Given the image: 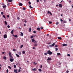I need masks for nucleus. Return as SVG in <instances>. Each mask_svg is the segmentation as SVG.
<instances>
[{
    "instance_id": "1",
    "label": "nucleus",
    "mask_w": 73,
    "mask_h": 73,
    "mask_svg": "<svg viewBox=\"0 0 73 73\" xmlns=\"http://www.w3.org/2000/svg\"><path fill=\"white\" fill-rule=\"evenodd\" d=\"M47 54L49 55H52V54H53V52L50 51V50H48L47 52Z\"/></svg>"
},
{
    "instance_id": "2",
    "label": "nucleus",
    "mask_w": 73,
    "mask_h": 73,
    "mask_svg": "<svg viewBox=\"0 0 73 73\" xmlns=\"http://www.w3.org/2000/svg\"><path fill=\"white\" fill-rule=\"evenodd\" d=\"M9 56L11 58H13V57H12V55L11 54V52H10L9 53Z\"/></svg>"
},
{
    "instance_id": "3",
    "label": "nucleus",
    "mask_w": 73,
    "mask_h": 73,
    "mask_svg": "<svg viewBox=\"0 0 73 73\" xmlns=\"http://www.w3.org/2000/svg\"><path fill=\"white\" fill-rule=\"evenodd\" d=\"M9 56L11 58H13V57H12V55L11 54V52H10L9 53Z\"/></svg>"
},
{
    "instance_id": "4",
    "label": "nucleus",
    "mask_w": 73,
    "mask_h": 73,
    "mask_svg": "<svg viewBox=\"0 0 73 73\" xmlns=\"http://www.w3.org/2000/svg\"><path fill=\"white\" fill-rule=\"evenodd\" d=\"M12 58H11L10 59V61L11 62H13V61L14 60V59H12Z\"/></svg>"
},
{
    "instance_id": "5",
    "label": "nucleus",
    "mask_w": 73,
    "mask_h": 73,
    "mask_svg": "<svg viewBox=\"0 0 73 73\" xmlns=\"http://www.w3.org/2000/svg\"><path fill=\"white\" fill-rule=\"evenodd\" d=\"M50 11H48L47 12V14H49V13H50V15H52V13L50 12Z\"/></svg>"
},
{
    "instance_id": "6",
    "label": "nucleus",
    "mask_w": 73,
    "mask_h": 73,
    "mask_svg": "<svg viewBox=\"0 0 73 73\" xmlns=\"http://www.w3.org/2000/svg\"><path fill=\"white\" fill-rule=\"evenodd\" d=\"M4 38H7V35L5 34L4 35Z\"/></svg>"
},
{
    "instance_id": "7",
    "label": "nucleus",
    "mask_w": 73,
    "mask_h": 73,
    "mask_svg": "<svg viewBox=\"0 0 73 73\" xmlns=\"http://www.w3.org/2000/svg\"><path fill=\"white\" fill-rule=\"evenodd\" d=\"M59 7L61 8H62V5L61 4H60L59 5Z\"/></svg>"
},
{
    "instance_id": "8",
    "label": "nucleus",
    "mask_w": 73,
    "mask_h": 73,
    "mask_svg": "<svg viewBox=\"0 0 73 73\" xmlns=\"http://www.w3.org/2000/svg\"><path fill=\"white\" fill-rule=\"evenodd\" d=\"M23 35H24V34H23V33L21 32L20 36H21L22 37H23Z\"/></svg>"
},
{
    "instance_id": "9",
    "label": "nucleus",
    "mask_w": 73,
    "mask_h": 73,
    "mask_svg": "<svg viewBox=\"0 0 73 73\" xmlns=\"http://www.w3.org/2000/svg\"><path fill=\"white\" fill-rule=\"evenodd\" d=\"M52 60V59L50 58L49 57H48L47 59V60L48 61H49V60Z\"/></svg>"
},
{
    "instance_id": "10",
    "label": "nucleus",
    "mask_w": 73,
    "mask_h": 73,
    "mask_svg": "<svg viewBox=\"0 0 73 73\" xmlns=\"http://www.w3.org/2000/svg\"><path fill=\"white\" fill-rule=\"evenodd\" d=\"M34 46L35 47L37 46V43H34Z\"/></svg>"
},
{
    "instance_id": "11",
    "label": "nucleus",
    "mask_w": 73,
    "mask_h": 73,
    "mask_svg": "<svg viewBox=\"0 0 73 73\" xmlns=\"http://www.w3.org/2000/svg\"><path fill=\"white\" fill-rule=\"evenodd\" d=\"M19 6H23V4H22L21 3H20L19 4Z\"/></svg>"
},
{
    "instance_id": "12",
    "label": "nucleus",
    "mask_w": 73,
    "mask_h": 73,
    "mask_svg": "<svg viewBox=\"0 0 73 73\" xmlns=\"http://www.w3.org/2000/svg\"><path fill=\"white\" fill-rule=\"evenodd\" d=\"M14 72L15 73H17V69L14 70Z\"/></svg>"
},
{
    "instance_id": "13",
    "label": "nucleus",
    "mask_w": 73,
    "mask_h": 73,
    "mask_svg": "<svg viewBox=\"0 0 73 73\" xmlns=\"http://www.w3.org/2000/svg\"><path fill=\"white\" fill-rule=\"evenodd\" d=\"M7 7V6L6 5L3 6V8H5Z\"/></svg>"
},
{
    "instance_id": "14",
    "label": "nucleus",
    "mask_w": 73,
    "mask_h": 73,
    "mask_svg": "<svg viewBox=\"0 0 73 73\" xmlns=\"http://www.w3.org/2000/svg\"><path fill=\"white\" fill-rule=\"evenodd\" d=\"M35 41V40H34V38L32 39V42H34V41Z\"/></svg>"
},
{
    "instance_id": "15",
    "label": "nucleus",
    "mask_w": 73,
    "mask_h": 73,
    "mask_svg": "<svg viewBox=\"0 0 73 73\" xmlns=\"http://www.w3.org/2000/svg\"><path fill=\"white\" fill-rule=\"evenodd\" d=\"M58 38L59 39V40H61L62 39V38H61V37H58Z\"/></svg>"
},
{
    "instance_id": "16",
    "label": "nucleus",
    "mask_w": 73,
    "mask_h": 73,
    "mask_svg": "<svg viewBox=\"0 0 73 73\" xmlns=\"http://www.w3.org/2000/svg\"><path fill=\"white\" fill-rule=\"evenodd\" d=\"M29 7L30 8H31V9H33V8L31 7V5L29 6Z\"/></svg>"
},
{
    "instance_id": "17",
    "label": "nucleus",
    "mask_w": 73,
    "mask_h": 73,
    "mask_svg": "<svg viewBox=\"0 0 73 73\" xmlns=\"http://www.w3.org/2000/svg\"><path fill=\"white\" fill-rule=\"evenodd\" d=\"M3 18H4V19H6V18H5V15H3Z\"/></svg>"
},
{
    "instance_id": "18",
    "label": "nucleus",
    "mask_w": 73,
    "mask_h": 73,
    "mask_svg": "<svg viewBox=\"0 0 73 73\" xmlns=\"http://www.w3.org/2000/svg\"><path fill=\"white\" fill-rule=\"evenodd\" d=\"M17 57H19V55L17 54H15Z\"/></svg>"
},
{
    "instance_id": "19",
    "label": "nucleus",
    "mask_w": 73,
    "mask_h": 73,
    "mask_svg": "<svg viewBox=\"0 0 73 73\" xmlns=\"http://www.w3.org/2000/svg\"><path fill=\"white\" fill-rule=\"evenodd\" d=\"M62 23H66V21H63Z\"/></svg>"
},
{
    "instance_id": "20",
    "label": "nucleus",
    "mask_w": 73,
    "mask_h": 73,
    "mask_svg": "<svg viewBox=\"0 0 73 73\" xmlns=\"http://www.w3.org/2000/svg\"><path fill=\"white\" fill-rule=\"evenodd\" d=\"M3 59H4V60H6L7 58L5 56H4L3 57Z\"/></svg>"
},
{
    "instance_id": "21",
    "label": "nucleus",
    "mask_w": 73,
    "mask_h": 73,
    "mask_svg": "<svg viewBox=\"0 0 73 73\" xmlns=\"http://www.w3.org/2000/svg\"><path fill=\"white\" fill-rule=\"evenodd\" d=\"M33 70L35 71V70H36V68H33L32 69Z\"/></svg>"
},
{
    "instance_id": "22",
    "label": "nucleus",
    "mask_w": 73,
    "mask_h": 73,
    "mask_svg": "<svg viewBox=\"0 0 73 73\" xmlns=\"http://www.w3.org/2000/svg\"><path fill=\"white\" fill-rule=\"evenodd\" d=\"M8 1L9 2H12V1H13L12 0H9Z\"/></svg>"
},
{
    "instance_id": "23",
    "label": "nucleus",
    "mask_w": 73,
    "mask_h": 73,
    "mask_svg": "<svg viewBox=\"0 0 73 73\" xmlns=\"http://www.w3.org/2000/svg\"><path fill=\"white\" fill-rule=\"evenodd\" d=\"M38 70H39V72H42V70H41V69H38Z\"/></svg>"
},
{
    "instance_id": "24",
    "label": "nucleus",
    "mask_w": 73,
    "mask_h": 73,
    "mask_svg": "<svg viewBox=\"0 0 73 73\" xmlns=\"http://www.w3.org/2000/svg\"><path fill=\"white\" fill-rule=\"evenodd\" d=\"M13 50L14 52H16V50L15 49H13Z\"/></svg>"
},
{
    "instance_id": "25",
    "label": "nucleus",
    "mask_w": 73,
    "mask_h": 73,
    "mask_svg": "<svg viewBox=\"0 0 73 73\" xmlns=\"http://www.w3.org/2000/svg\"><path fill=\"white\" fill-rule=\"evenodd\" d=\"M14 36L15 37H17L18 36L17 35H15Z\"/></svg>"
},
{
    "instance_id": "26",
    "label": "nucleus",
    "mask_w": 73,
    "mask_h": 73,
    "mask_svg": "<svg viewBox=\"0 0 73 73\" xmlns=\"http://www.w3.org/2000/svg\"><path fill=\"white\" fill-rule=\"evenodd\" d=\"M37 31H40V28H38L37 29Z\"/></svg>"
},
{
    "instance_id": "27",
    "label": "nucleus",
    "mask_w": 73,
    "mask_h": 73,
    "mask_svg": "<svg viewBox=\"0 0 73 73\" xmlns=\"http://www.w3.org/2000/svg\"><path fill=\"white\" fill-rule=\"evenodd\" d=\"M13 32H14L13 30L11 31V33L12 34H13Z\"/></svg>"
},
{
    "instance_id": "28",
    "label": "nucleus",
    "mask_w": 73,
    "mask_h": 73,
    "mask_svg": "<svg viewBox=\"0 0 73 73\" xmlns=\"http://www.w3.org/2000/svg\"><path fill=\"white\" fill-rule=\"evenodd\" d=\"M14 68H16V65L14 64Z\"/></svg>"
},
{
    "instance_id": "29",
    "label": "nucleus",
    "mask_w": 73,
    "mask_h": 73,
    "mask_svg": "<svg viewBox=\"0 0 73 73\" xmlns=\"http://www.w3.org/2000/svg\"><path fill=\"white\" fill-rule=\"evenodd\" d=\"M31 28H30L29 29V32H31Z\"/></svg>"
},
{
    "instance_id": "30",
    "label": "nucleus",
    "mask_w": 73,
    "mask_h": 73,
    "mask_svg": "<svg viewBox=\"0 0 73 73\" xmlns=\"http://www.w3.org/2000/svg\"><path fill=\"white\" fill-rule=\"evenodd\" d=\"M5 23L6 25H7V23L6 21H5Z\"/></svg>"
},
{
    "instance_id": "31",
    "label": "nucleus",
    "mask_w": 73,
    "mask_h": 73,
    "mask_svg": "<svg viewBox=\"0 0 73 73\" xmlns=\"http://www.w3.org/2000/svg\"><path fill=\"white\" fill-rule=\"evenodd\" d=\"M54 45H55V43H53L52 44V45L53 46H54Z\"/></svg>"
},
{
    "instance_id": "32",
    "label": "nucleus",
    "mask_w": 73,
    "mask_h": 73,
    "mask_svg": "<svg viewBox=\"0 0 73 73\" xmlns=\"http://www.w3.org/2000/svg\"><path fill=\"white\" fill-rule=\"evenodd\" d=\"M22 53H23V54H25V51H23L22 52Z\"/></svg>"
},
{
    "instance_id": "33",
    "label": "nucleus",
    "mask_w": 73,
    "mask_h": 73,
    "mask_svg": "<svg viewBox=\"0 0 73 73\" xmlns=\"http://www.w3.org/2000/svg\"><path fill=\"white\" fill-rule=\"evenodd\" d=\"M66 45H67L66 44H63V46H66Z\"/></svg>"
},
{
    "instance_id": "34",
    "label": "nucleus",
    "mask_w": 73,
    "mask_h": 73,
    "mask_svg": "<svg viewBox=\"0 0 73 73\" xmlns=\"http://www.w3.org/2000/svg\"><path fill=\"white\" fill-rule=\"evenodd\" d=\"M60 54H61L60 53H57V55H58V56H59V55H60Z\"/></svg>"
},
{
    "instance_id": "35",
    "label": "nucleus",
    "mask_w": 73,
    "mask_h": 73,
    "mask_svg": "<svg viewBox=\"0 0 73 73\" xmlns=\"http://www.w3.org/2000/svg\"><path fill=\"white\" fill-rule=\"evenodd\" d=\"M8 68H9V69H11V66H8Z\"/></svg>"
},
{
    "instance_id": "36",
    "label": "nucleus",
    "mask_w": 73,
    "mask_h": 73,
    "mask_svg": "<svg viewBox=\"0 0 73 73\" xmlns=\"http://www.w3.org/2000/svg\"><path fill=\"white\" fill-rule=\"evenodd\" d=\"M50 47H51V48H52V47H53V46L52 45H50L49 46Z\"/></svg>"
},
{
    "instance_id": "37",
    "label": "nucleus",
    "mask_w": 73,
    "mask_h": 73,
    "mask_svg": "<svg viewBox=\"0 0 73 73\" xmlns=\"http://www.w3.org/2000/svg\"><path fill=\"white\" fill-rule=\"evenodd\" d=\"M23 11H25V7H23Z\"/></svg>"
},
{
    "instance_id": "38",
    "label": "nucleus",
    "mask_w": 73,
    "mask_h": 73,
    "mask_svg": "<svg viewBox=\"0 0 73 73\" xmlns=\"http://www.w3.org/2000/svg\"><path fill=\"white\" fill-rule=\"evenodd\" d=\"M37 42V41H36L35 40V41H34V43H35V44Z\"/></svg>"
},
{
    "instance_id": "39",
    "label": "nucleus",
    "mask_w": 73,
    "mask_h": 73,
    "mask_svg": "<svg viewBox=\"0 0 73 73\" xmlns=\"http://www.w3.org/2000/svg\"><path fill=\"white\" fill-rule=\"evenodd\" d=\"M59 24V23H58V22H57L56 23V25H58V24Z\"/></svg>"
},
{
    "instance_id": "40",
    "label": "nucleus",
    "mask_w": 73,
    "mask_h": 73,
    "mask_svg": "<svg viewBox=\"0 0 73 73\" xmlns=\"http://www.w3.org/2000/svg\"><path fill=\"white\" fill-rule=\"evenodd\" d=\"M18 54H19V55H21V52H19Z\"/></svg>"
},
{
    "instance_id": "41",
    "label": "nucleus",
    "mask_w": 73,
    "mask_h": 73,
    "mask_svg": "<svg viewBox=\"0 0 73 73\" xmlns=\"http://www.w3.org/2000/svg\"><path fill=\"white\" fill-rule=\"evenodd\" d=\"M7 28H10V26L9 25H8L7 26Z\"/></svg>"
},
{
    "instance_id": "42",
    "label": "nucleus",
    "mask_w": 73,
    "mask_h": 73,
    "mask_svg": "<svg viewBox=\"0 0 73 73\" xmlns=\"http://www.w3.org/2000/svg\"><path fill=\"white\" fill-rule=\"evenodd\" d=\"M23 47V45H21V48H22Z\"/></svg>"
},
{
    "instance_id": "43",
    "label": "nucleus",
    "mask_w": 73,
    "mask_h": 73,
    "mask_svg": "<svg viewBox=\"0 0 73 73\" xmlns=\"http://www.w3.org/2000/svg\"><path fill=\"white\" fill-rule=\"evenodd\" d=\"M44 55H45V56H46L47 55V53H44Z\"/></svg>"
},
{
    "instance_id": "44",
    "label": "nucleus",
    "mask_w": 73,
    "mask_h": 73,
    "mask_svg": "<svg viewBox=\"0 0 73 73\" xmlns=\"http://www.w3.org/2000/svg\"><path fill=\"white\" fill-rule=\"evenodd\" d=\"M49 24H52V22L51 21H49Z\"/></svg>"
},
{
    "instance_id": "45",
    "label": "nucleus",
    "mask_w": 73,
    "mask_h": 73,
    "mask_svg": "<svg viewBox=\"0 0 73 73\" xmlns=\"http://www.w3.org/2000/svg\"><path fill=\"white\" fill-rule=\"evenodd\" d=\"M34 64L35 65H36L37 64V63L35 62H34Z\"/></svg>"
},
{
    "instance_id": "46",
    "label": "nucleus",
    "mask_w": 73,
    "mask_h": 73,
    "mask_svg": "<svg viewBox=\"0 0 73 73\" xmlns=\"http://www.w3.org/2000/svg\"><path fill=\"white\" fill-rule=\"evenodd\" d=\"M55 50H56V51H57V50H58V48H56V49H55Z\"/></svg>"
},
{
    "instance_id": "47",
    "label": "nucleus",
    "mask_w": 73,
    "mask_h": 73,
    "mask_svg": "<svg viewBox=\"0 0 73 73\" xmlns=\"http://www.w3.org/2000/svg\"><path fill=\"white\" fill-rule=\"evenodd\" d=\"M1 14L2 15H3V14H4V13H3V12H1Z\"/></svg>"
},
{
    "instance_id": "48",
    "label": "nucleus",
    "mask_w": 73,
    "mask_h": 73,
    "mask_svg": "<svg viewBox=\"0 0 73 73\" xmlns=\"http://www.w3.org/2000/svg\"><path fill=\"white\" fill-rule=\"evenodd\" d=\"M29 5H30V4H31V2H29Z\"/></svg>"
},
{
    "instance_id": "49",
    "label": "nucleus",
    "mask_w": 73,
    "mask_h": 73,
    "mask_svg": "<svg viewBox=\"0 0 73 73\" xmlns=\"http://www.w3.org/2000/svg\"><path fill=\"white\" fill-rule=\"evenodd\" d=\"M66 72L67 73H68L69 72V71L68 70H67Z\"/></svg>"
},
{
    "instance_id": "50",
    "label": "nucleus",
    "mask_w": 73,
    "mask_h": 73,
    "mask_svg": "<svg viewBox=\"0 0 73 73\" xmlns=\"http://www.w3.org/2000/svg\"><path fill=\"white\" fill-rule=\"evenodd\" d=\"M33 36H31V38H33Z\"/></svg>"
},
{
    "instance_id": "51",
    "label": "nucleus",
    "mask_w": 73,
    "mask_h": 73,
    "mask_svg": "<svg viewBox=\"0 0 73 73\" xmlns=\"http://www.w3.org/2000/svg\"><path fill=\"white\" fill-rule=\"evenodd\" d=\"M33 33H36V31H33Z\"/></svg>"
},
{
    "instance_id": "52",
    "label": "nucleus",
    "mask_w": 73,
    "mask_h": 73,
    "mask_svg": "<svg viewBox=\"0 0 73 73\" xmlns=\"http://www.w3.org/2000/svg\"><path fill=\"white\" fill-rule=\"evenodd\" d=\"M60 21L62 22V21H63V20L62 19H60Z\"/></svg>"
},
{
    "instance_id": "53",
    "label": "nucleus",
    "mask_w": 73,
    "mask_h": 73,
    "mask_svg": "<svg viewBox=\"0 0 73 73\" xmlns=\"http://www.w3.org/2000/svg\"><path fill=\"white\" fill-rule=\"evenodd\" d=\"M20 71H21V70H20V69H19L18 70L19 72H20Z\"/></svg>"
},
{
    "instance_id": "54",
    "label": "nucleus",
    "mask_w": 73,
    "mask_h": 73,
    "mask_svg": "<svg viewBox=\"0 0 73 73\" xmlns=\"http://www.w3.org/2000/svg\"><path fill=\"white\" fill-rule=\"evenodd\" d=\"M55 47H56V48H57V47L58 46L57 45H55Z\"/></svg>"
},
{
    "instance_id": "55",
    "label": "nucleus",
    "mask_w": 73,
    "mask_h": 73,
    "mask_svg": "<svg viewBox=\"0 0 73 73\" xmlns=\"http://www.w3.org/2000/svg\"><path fill=\"white\" fill-rule=\"evenodd\" d=\"M6 71H7V73H8V71H9L8 70V69Z\"/></svg>"
},
{
    "instance_id": "56",
    "label": "nucleus",
    "mask_w": 73,
    "mask_h": 73,
    "mask_svg": "<svg viewBox=\"0 0 73 73\" xmlns=\"http://www.w3.org/2000/svg\"><path fill=\"white\" fill-rule=\"evenodd\" d=\"M67 56H70V54H68L67 55Z\"/></svg>"
},
{
    "instance_id": "57",
    "label": "nucleus",
    "mask_w": 73,
    "mask_h": 73,
    "mask_svg": "<svg viewBox=\"0 0 73 73\" xmlns=\"http://www.w3.org/2000/svg\"><path fill=\"white\" fill-rule=\"evenodd\" d=\"M40 29H43V27H41Z\"/></svg>"
},
{
    "instance_id": "58",
    "label": "nucleus",
    "mask_w": 73,
    "mask_h": 73,
    "mask_svg": "<svg viewBox=\"0 0 73 73\" xmlns=\"http://www.w3.org/2000/svg\"><path fill=\"white\" fill-rule=\"evenodd\" d=\"M7 17H8V18L9 17V15H7Z\"/></svg>"
},
{
    "instance_id": "59",
    "label": "nucleus",
    "mask_w": 73,
    "mask_h": 73,
    "mask_svg": "<svg viewBox=\"0 0 73 73\" xmlns=\"http://www.w3.org/2000/svg\"><path fill=\"white\" fill-rule=\"evenodd\" d=\"M36 1H37V3H38V2H39V1L38 0H37Z\"/></svg>"
},
{
    "instance_id": "60",
    "label": "nucleus",
    "mask_w": 73,
    "mask_h": 73,
    "mask_svg": "<svg viewBox=\"0 0 73 73\" xmlns=\"http://www.w3.org/2000/svg\"><path fill=\"white\" fill-rule=\"evenodd\" d=\"M40 69H41V68H42V65H40Z\"/></svg>"
},
{
    "instance_id": "61",
    "label": "nucleus",
    "mask_w": 73,
    "mask_h": 73,
    "mask_svg": "<svg viewBox=\"0 0 73 73\" xmlns=\"http://www.w3.org/2000/svg\"><path fill=\"white\" fill-rule=\"evenodd\" d=\"M17 19L18 20H20V18H19V17H17Z\"/></svg>"
},
{
    "instance_id": "62",
    "label": "nucleus",
    "mask_w": 73,
    "mask_h": 73,
    "mask_svg": "<svg viewBox=\"0 0 73 73\" xmlns=\"http://www.w3.org/2000/svg\"><path fill=\"white\" fill-rule=\"evenodd\" d=\"M4 53H5V52H2V54H4Z\"/></svg>"
},
{
    "instance_id": "63",
    "label": "nucleus",
    "mask_w": 73,
    "mask_h": 73,
    "mask_svg": "<svg viewBox=\"0 0 73 73\" xmlns=\"http://www.w3.org/2000/svg\"><path fill=\"white\" fill-rule=\"evenodd\" d=\"M33 49H35V47H33Z\"/></svg>"
},
{
    "instance_id": "64",
    "label": "nucleus",
    "mask_w": 73,
    "mask_h": 73,
    "mask_svg": "<svg viewBox=\"0 0 73 73\" xmlns=\"http://www.w3.org/2000/svg\"><path fill=\"white\" fill-rule=\"evenodd\" d=\"M7 5H9V3H8Z\"/></svg>"
}]
</instances>
